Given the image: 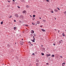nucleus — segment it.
Masks as SVG:
<instances>
[{
  "label": "nucleus",
  "mask_w": 66,
  "mask_h": 66,
  "mask_svg": "<svg viewBox=\"0 0 66 66\" xmlns=\"http://www.w3.org/2000/svg\"><path fill=\"white\" fill-rule=\"evenodd\" d=\"M14 16L16 17H17V18H18L19 16H18V14H14Z\"/></svg>",
  "instance_id": "f257e3e1"
},
{
  "label": "nucleus",
  "mask_w": 66,
  "mask_h": 66,
  "mask_svg": "<svg viewBox=\"0 0 66 66\" xmlns=\"http://www.w3.org/2000/svg\"><path fill=\"white\" fill-rule=\"evenodd\" d=\"M20 18L22 20H23V15H20Z\"/></svg>",
  "instance_id": "f03ea898"
},
{
  "label": "nucleus",
  "mask_w": 66,
  "mask_h": 66,
  "mask_svg": "<svg viewBox=\"0 0 66 66\" xmlns=\"http://www.w3.org/2000/svg\"><path fill=\"white\" fill-rule=\"evenodd\" d=\"M42 51H43V52H45V51H46V50H45V48H43Z\"/></svg>",
  "instance_id": "7ed1b4c3"
},
{
  "label": "nucleus",
  "mask_w": 66,
  "mask_h": 66,
  "mask_svg": "<svg viewBox=\"0 0 66 66\" xmlns=\"http://www.w3.org/2000/svg\"><path fill=\"white\" fill-rule=\"evenodd\" d=\"M54 12H58V10L56 9H55L54 10Z\"/></svg>",
  "instance_id": "20e7f679"
},
{
  "label": "nucleus",
  "mask_w": 66,
  "mask_h": 66,
  "mask_svg": "<svg viewBox=\"0 0 66 66\" xmlns=\"http://www.w3.org/2000/svg\"><path fill=\"white\" fill-rule=\"evenodd\" d=\"M31 33L32 34H33L34 33V31L33 30H31Z\"/></svg>",
  "instance_id": "39448f33"
},
{
  "label": "nucleus",
  "mask_w": 66,
  "mask_h": 66,
  "mask_svg": "<svg viewBox=\"0 0 66 66\" xmlns=\"http://www.w3.org/2000/svg\"><path fill=\"white\" fill-rule=\"evenodd\" d=\"M23 14H26V13H27V12H26V11H24L23 12Z\"/></svg>",
  "instance_id": "423d86ee"
},
{
  "label": "nucleus",
  "mask_w": 66,
  "mask_h": 66,
  "mask_svg": "<svg viewBox=\"0 0 66 66\" xmlns=\"http://www.w3.org/2000/svg\"><path fill=\"white\" fill-rule=\"evenodd\" d=\"M41 30L43 32H46V30H45L44 29H41Z\"/></svg>",
  "instance_id": "0eeeda50"
},
{
  "label": "nucleus",
  "mask_w": 66,
  "mask_h": 66,
  "mask_svg": "<svg viewBox=\"0 0 66 66\" xmlns=\"http://www.w3.org/2000/svg\"><path fill=\"white\" fill-rule=\"evenodd\" d=\"M30 40H31V41H32V42H33V43H34L35 42V40L32 39H31Z\"/></svg>",
  "instance_id": "6e6552de"
},
{
  "label": "nucleus",
  "mask_w": 66,
  "mask_h": 66,
  "mask_svg": "<svg viewBox=\"0 0 66 66\" xmlns=\"http://www.w3.org/2000/svg\"><path fill=\"white\" fill-rule=\"evenodd\" d=\"M46 55H47V57H48V56H51V54H49V55L48 54H47Z\"/></svg>",
  "instance_id": "1a4fd4ad"
},
{
  "label": "nucleus",
  "mask_w": 66,
  "mask_h": 66,
  "mask_svg": "<svg viewBox=\"0 0 66 66\" xmlns=\"http://www.w3.org/2000/svg\"><path fill=\"white\" fill-rule=\"evenodd\" d=\"M10 46L9 44H8V45H7V47L8 48H9V47H10Z\"/></svg>",
  "instance_id": "9d476101"
},
{
  "label": "nucleus",
  "mask_w": 66,
  "mask_h": 66,
  "mask_svg": "<svg viewBox=\"0 0 66 66\" xmlns=\"http://www.w3.org/2000/svg\"><path fill=\"white\" fill-rule=\"evenodd\" d=\"M28 43H29V44H30V45H31V44H32V43H31V42H30V41H29L28 42Z\"/></svg>",
  "instance_id": "9b49d317"
},
{
  "label": "nucleus",
  "mask_w": 66,
  "mask_h": 66,
  "mask_svg": "<svg viewBox=\"0 0 66 66\" xmlns=\"http://www.w3.org/2000/svg\"><path fill=\"white\" fill-rule=\"evenodd\" d=\"M37 24H39V21H37Z\"/></svg>",
  "instance_id": "f8f14e48"
},
{
  "label": "nucleus",
  "mask_w": 66,
  "mask_h": 66,
  "mask_svg": "<svg viewBox=\"0 0 66 66\" xmlns=\"http://www.w3.org/2000/svg\"><path fill=\"white\" fill-rule=\"evenodd\" d=\"M62 35H63V36H65V35L64 34V33H63L62 34Z\"/></svg>",
  "instance_id": "ddd939ff"
},
{
  "label": "nucleus",
  "mask_w": 66,
  "mask_h": 66,
  "mask_svg": "<svg viewBox=\"0 0 66 66\" xmlns=\"http://www.w3.org/2000/svg\"><path fill=\"white\" fill-rule=\"evenodd\" d=\"M20 42H21V43H22V44H23V41H21Z\"/></svg>",
  "instance_id": "4468645a"
},
{
  "label": "nucleus",
  "mask_w": 66,
  "mask_h": 66,
  "mask_svg": "<svg viewBox=\"0 0 66 66\" xmlns=\"http://www.w3.org/2000/svg\"><path fill=\"white\" fill-rule=\"evenodd\" d=\"M41 54L42 55H44V53H41Z\"/></svg>",
  "instance_id": "2eb2a0df"
},
{
  "label": "nucleus",
  "mask_w": 66,
  "mask_h": 66,
  "mask_svg": "<svg viewBox=\"0 0 66 66\" xmlns=\"http://www.w3.org/2000/svg\"><path fill=\"white\" fill-rule=\"evenodd\" d=\"M51 13H53V10L51 11Z\"/></svg>",
  "instance_id": "dca6fc26"
},
{
  "label": "nucleus",
  "mask_w": 66,
  "mask_h": 66,
  "mask_svg": "<svg viewBox=\"0 0 66 66\" xmlns=\"http://www.w3.org/2000/svg\"><path fill=\"white\" fill-rule=\"evenodd\" d=\"M34 36H36V34H34Z\"/></svg>",
  "instance_id": "f3484780"
},
{
  "label": "nucleus",
  "mask_w": 66,
  "mask_h": 66,
  "mask_svg": "<svg viewBox=\"0 0 66 66\" xmlns=\"http://www.w3.org/2000/svg\"><path fill=\"white\" fill-rule=\"evenodd\" d=\"M26 7L27 8H29V6L28 5H27L26 6Z\"/></svg>",
  "instance_id": "a211bd4d"
},
{
  "label": "nucleus",
  "mask_w": 66,
  "mask_h": 66,
  "mask_svg": "<svg viewBox=\"0 0 66 66\" xmlns=\"http://www.w3.org/2000/svg\"><path fill=\"white\" fill-rule=\"evenodd\" d=\"M51 57H54V55L53 54V55H52Z\"/></svg>",
  "instance_id": "6ab92c4d"
},
{
  "label": "nucleus",
  "mask_w": 66,
  "mask_h": 66,
  "mask_svg": "<svg viewBox=\"0 0 66 66\" xmlns=\"http://www.w3.org/2000/svg\"><path fill=\"white\" fill-rule=\"evenodd\" d=\"M35 19V18H32V20H34Z\"/></svg>",
  "instance_id": "aec40b11"
},
{
  "label": "nucleus",
  "mask_w": 66,
  "mask_h": 66,
  "mask_svg": "<svg viewBox=\"0 0 66 66\" xmlns=\"http://www.w3.org/2000/svg\"><path fill=\"white\" fill-rule=\"evenodd\" d=\"M36 66H38V63H37L36 64Z\"/></svg>",
  "instance_id": "412c9836"
},
{
  "label": "nucleus",
  "mask_w": 66,
  "mask_h": 66,
  "mask_svg": "<svg viewBox=\"0 0 66 66\" xmlns=\"http://www.w3.org/2000/svg\"><path fill=\"white\" fill-rule=\"evenodd\" d=\"M39 60H36V62H39Z\"/></svg>",
  "instance_id": "4be33fe9"
},
{
  "label": "nucleus",
  "mask_w": 66,
  "mask_h": 66,
  "mask_svg": "<svg viewBox=\"0 0 66 66\" xmlns=\"http://www.w3.org/2000/svg\"><path fill=\"white\" fill-rule=\"evenodd\" d=\"M21 2H24V0H21Z\"/></svg>",
  "instance_id": "5701e85b"
},
{
  "label": "nucleus",
  "mask_w": 66,
  "mask_h": 66,
  "mask_svg": "<svg viewBox=\"0 0 66 66\" xmlns=\"http://www.w3.org/2000/svg\"><path fill=\"white\" fill-rule=\"evenodd\" d=\"M3 22H1V24H3Z\"/></svg>",
  "instance_id": "b1692460"
},
{
  "label": "nucleus",
  "mask_w": 66,
  "mask_h": 66,
  "mask_svg": "<svg viewBox=\"0 0 66 66\" xmlns=\"http://www.w3.org/2000/svg\"><path fill=\"white\" fill-rule=\"evenodd\" d=\"M16 27H14V30H16Z\"/></svg>",
  "instance_id": "393cba45"
},
{
  "label": "nucleus",
  "mask_w": 66,
  "mask_h": 66,
  "mask_svg": "<svg viewBox=\"0 0 66 66\" xmlns=\"http://www.w3.org/2000/svg\"><path fill=\"white\" fill-rule=\"evenodd\" d=\"M32 24H33V25H35V23H32Z\"/></svg>",
  "instance_id": "a878e982"
},
{
  "label": "nucleus",
  "mask_w": 66,
  "mask_h": 66,
  "mask_svg": "<svg viewBox=\"0 0 66 66\" xmlns=\"http://www.w3.org/2000/svg\"><path fill=\"white\" fill-rule=\"evenodd\" d=\"M33 17H35V15H33Z\"/></svg>",
  "instance_id": "bb28decb"
},
{
  "label": "nucleus",
  "mask_w": 66,
  "mask_h": 66,
  "mask_svg": "<svg viewBox=\"0 0 66 66\" xmlns=\"http://www.w3.org/2000/svg\"><path fill=\"white\" fill-rule=\"evenodd\" d=\"M30 35H31V37H32V36H33V34H31Z\"/></svg>",
  "instance_id": "cd10ccee"
},
{
  "label": "nucleus",
  "mask_w": 66,
  "mask_h": 66,
  "mask_svg": "<svg viewBox=\"0 0 66 66\" xmlns=\"http://www.w3.org/2000/svg\"><path fill=\"white\" fill-rule=\"evenodd\" d=\"M46 65H49V63H46Z\"/></svg>",
  "instance_id": "c85d7f7f"
},
{
  "label": "nucleus",
  "mask_w": 66,
  "mask_h": 66,
  "mask_svg": "<svg viewBox=\"0 0 66 66\" xmlns=\"http://www.w3.org/2000/svg\"><path fill=\"white\" fill-rule=\"evenodd\" d=\"M43 21H44V22H46V21L45 20H43Z\"/></svg>",
  "instance_id": "c756f323"
},
{
  "label": "nucleus",
  "mask_w": 66,
  "mask_h": 66,
  "mask_svg": "<svg viewBox=\"0 0 66 66\" xmlns=\"http://www.w3.org/2000/svg\"><path fill=\"white\" fill-rule=\"evenodd\" d=\"M33 12L34 13H36V11H34Z\"/></svg>",
  "instance_id": "7c9ffc66"
},
{
  "label": "nucleus",
  "mask_w": 66,
  "mask_h": 66,
  "mask_svg": "<svg viewBox=\"0 0 66 66\" xmlns=\"http://www.w3.org/2000/svg\"><path fill=\"white\" fill-rule=\"evenodd\" d=\"M62 65H63V64H64V65H65V63H62Z\"/></svg>",
  "instance_id": "2f4dec72"
},
{
  "label": "nucleus",
  "mask_w": 66,
  "mask_h": 66,
  "mask_svg": "<svg viewBox=\"0 0 66 66\" xmlns=\"http://www.w3.org/2000/svg\"><path fill=\"white\" fill-rule=\"evenodd\" d=\"M47 2H49V0H46Z\"/></svg>",
  "instance_id": "473e14b6"
},
{
  "label": "nucleus",
  "mask_w": 66,
  "mask_h": 66,
  "mask_svg": "<svg viewBox=\"0 0 66 66\" xmlns=\"http://www.w3.org/2000/svg\"><path fill=\"white\" fill-rule=\"evenodd\" d=\"M57 9H58V10H60V9H59V8L57 7Z\"/></svg>",
  "instance_id": "72a5a7b5"
},
{
  "label": "nucleus",
  "mask_w": 66,
  "mask_h": 66,
  "mask_svg": "<svg viewBox=\"0 0 66 66\" xmlns=\"http://www.w3.org/2000/svg\"><path fill=\"white\" fill-rule=\"evenodd\" d=\"M59 43L60 44H61V41H60L59 42Z\"/></svg>",
  "instance_id": "f704fd0d"
},
{
  "label": "nucleus",
  "mask_w": 66,
  "mask_h": 66,
  "mask_svg": "<svg viewBox=\"0 0 66 66\" xmlns=\"http://www.w3.org/2000/svg\"><path fill=\"white\" fill-rule=\"evenodd\" d=\"M64 14H65L66 15V11H65L64 12Z\"/></svg>",
  "instance_id": "c9c22d12"
},
{
  "label": "nucleus",
  "mask_w": 66,
  "mask_h": 66,
  "mask_svg": "<svg viewBox=\"0 0 66 66\" xmlns=\"http://www.w3.org/2000/svg\"><path fill=\"white\" fill-rule=\"evenodd\" d=\"M18 9H20V7L18 6Z\"/></svg>",
  "instance_id": "e433bc0d"
},
{
  "label": "nucleus",
  "mask_w": 66,
  "mask_h": 66,
  "mask_svg": "<svg viewBox=\"0 0 66 66\" xmlns=\"http://www.w3.org/2000/svg\"><path fill=\"white\" fill-rule=\"evenodd\" d=\"M12 17V16L11 15L10 17L9 18H10Z\"/></svg>",
  "instance_id": "4c0bfd02"
},
{
  "label": "nucleus",
  "mask_w": 66,
  "mask_h": 66,
  "mask_svg": "<svg viewBox=\"0 0 66 66\" xmlns=\"http://www.w3.org/2000/svg\"><path fill=\"white\" fill-rule=\"evenodd\" d=\"M60 58H63V57L61 56H60Z\"/></svg>",
  "instance_id": "58836bf2"
},
{
  "label": "nucleus",
  "mask_w": 66,
  "mask_h": 66,
  "mask_svg": "<svg viewBox=\"0 0 66 66\" xmlns=\"http://www.w3.org/2000/svg\"><path fill=\"white\" fill-rule=\"evenodd\" d=\"M53 45L54 46H55V44H53Z\"/></svg>",
  "instance_id": "ea45409f"
},
{
  "label": "nucleus",
  "mask_w": 66,
  "mask_h": 66,
  "mask_svg": "<svg viewBox=\"0 0 66 66\" xmlns=\"http://www.w3.org/2000/svg\"><path fill=\"white\" fill-rule=\"evenodd\" d=\"M25 26H29V25H25Z\"/></svg>",
  "instance_id": "a19ab883"
},
{
  "label": "nucleus",
  "mask_w": 66,
  "mask_h": 66,
  "mask_svg": "<svg viewBox=\"0 0 66 66\" xmlns=\"http://www.w3.org/2000/svg\"><path fill=\"white\" fill-rule=\"evenodd\" d=\"M14 22H16V20H14Z\"/></svg>",
  "instance_id": "79ce46f5"
},
{
  "label": "nucleus",
  "mask_w": 66,
  "mask_h": 66,
  "mask_svg": "<svg viewBox=\"0 0 66 66\" xmlns=\"http://www.w3.org/2000/svg\"><path fill=\"white\" fill-rule=\"evenodd\" d=\"M34 45H36V43H34Z\"/></svg>",
  "instance_id": "37998d69"
},
{
  "label": "nucleus",
  "mask_w": 66,
  "mask_h": 66,
  "mask_svg": "<svg viewBox=\"0 0 66 66\" xmlns=\"http://www.w3.org/2000/svg\"><path fill=\"white\" fill-rule=\"evenodd\" d=\"M32 55H35V54H34V53H33L32 54Z\"/></svg>",
  "instance_id": "c03bdc74"
},
{
  "label": "nucleus",
  "mask_w": 66,
  "mask_h": 66,
  "mask_svg": "<svg viewBox=\"0 0 66 66\" xmlns=\"http://www.w3.org/2000/svg\"><path fill=\"white\" fill-rule=\"evenodd\" d=\"M6 7H9V5L7 6Z\"/></svg>",
  "instance_id": "a18cd8bd"
},
{
  "label": "nucleus",
  "mask_w": 66,
  "mask_h": 66,
  "mask_svg": "<svg viewBox=\"0 0 66 66\" xmlns=\"http://www.w3.org/2000/svg\"><path fill=\"white\" fill-rule=\"evenodd\" d=\"M54 30H55V31H57V30L56 29H55Z\"/></svg>",
  "instance_id": "49530a36"
},
{
  "label": "nucleus",
  "mask_w": 66,
  "mask_h": 66,
  "mask_svg": "<svg viewBox=\"0 0 66 66\" xmlns=\"http://www.w3.org/2000/svg\"><path fill=\"white\" fill-rule=\"evenodd\" d=\"M33 40H35V39L34 38Z\"/></svg>",
  "instance_id": "de8ad7c7"
},
{
  "label": "nucleus",
  "mask_w": 66,
  "mask_h": 66,
  "mask_svg": "<svg viewBox=\"0 0 66 66\" xmlns=\"http://www.w3.org/2000/svg\"><path fill=\"white\" fill-rule=\"evenodd\" d=\"M12 1L15 2V0H12Z\"/></svg>",
  "instance_id": "09e8293b"
},
{
  "label": "nucleus",
  "mask_w": 66,
  "mask_h": 66,
  "mask_svg": "<svg viewBox=\"0 0 66 66\" xmlns=\"http://www.w3.org/2000/svg\"><path fill=\"white\" fill-rule=\"evenodd\" d=\"M60 41H61V42H63V41H62V40H61Z\"/></svg>",
  "instance_id": "8fccbe9b"
},
{
  "label": "nucleus",
  "mask_w": 66,
  "mask_h": 66,
  "mask_svg": "<svg viewBox=\"0 0 66 66\" xmlns=\"http://www.w3.org/2000/svg\"><path fill=\"white\" fill-rule=\"evenodd\" d=\"M31 46H33V45L32 44H31Z\"/></svg>",
  "instance_id": "3c124183"
},
{
  "label": "nucleus",
  "mask_w": 66,
  "mask_h": 66,
  "mask_svg": "<svg viewBox=\"0 0 66 66\" xmlns=\"http://www.w3.org/2000/svg\"><path fill=\"white\" fill-rule=\"evenodd\" d=\"M30 17H32V16L31 15H30Z\"/></svg>",
  "instance_id": "603ef678"
},
{
  "label": "nucleus",
  "mask_w": 66,
  "mask_h": 66,
  "mask_svg": "<svg viewBox=\"0 0 66 66\" xmlns=\"http://www.w3.org/2000/svg\"><path fill=\"white\" fill-rule=\"evenodd\" d=\"M40 27L42 28V26H40Z\"/></svg>",
  "instance_id": "864d4df0"
},
{
  "label": "nucleus",
  "mask_w": 66,
  "mask_h": 66,
  "mask_svg": "<svg viewBox=\"0 0 66 66\" xmlns=\"http://www.w3.org/2000/svg\"><path fill=\"white\" fill-rule=\"evenodd\" d=\"M42 47H43V45H41Z\"/></svg>",
  "instance_id": "5fc2aeb1"
},
{
  "label": "nucleus",
  "mask_w": 66,
  "mask_h": 66,
  "mask_svg": "<svg viewBox=\"0 0 66 66\" xmlns=\"http://www.w3.org/2000/svg\"><path fill=\"white\" fill-rule=\"evenodd\" d=\"M8 2H10V1H8Z\"/></svg>",
  "instance_id": "6e6d98bb"
},
{
  "label": "nucleus",
  "mask_w": 66,
  "mask_h": 66,
  "mask_svg": "<svg viewBox=\"0 0 66 66\" xmlns=\"http://www.w3.org/2000/svg\"><path fill=\"white\" fill-rule=\"evenodd\" d=\"M39 19H42V18H39Z\"/></svg>",
  "instance_id": "4d7b16f0"
},
{
  "label": "nucleus",
  "mask_w": 66,
  "mask_h": 66,
  "mask_svg": "<svg viewBox=\"0 0 66 66\" xmlns=\"http://www.w3.org/2000/svg\"><path fill=\"white\" fill-rule=\"evenodd\" d=\"M16 42H15V44L16 45Z\"/></svg>",
  "instance_id": "13d9d810"
},
{
  "label": "nucleus",
  "mask_w": 66,
  "mask_h": 66,
  "mask_svg": "<svg viewBox=\"0 0 66 66\" xmlns=\"http://www.w3.org/2000/svg\"><path fill=\"white\" fill-rule=\"evenodd\" d=\"M21 45H22V44L21 43Z\"/></svg>",
  "instance_id": "bf43d9fd"
},
{
  "label": "nucleus",
  "mask_w": 66,
  "mask_h": 66,
  "mask_svg": "<svg viewBox=\"0 0 66 66\" xmlns=\"http://www.w3.org/2000/svg\"><path fill=\"white\" fill-rule=\"evenodd\" d=\"M33 38H34V36H33Z\"/></svg>",
  "instance_id": "052dcab7"
},
{
  "label": "nucleus",
  "mask_w": 66,
  "mask_h": 66,
  "mask_svg": "<svg viewBox=\"0 0 66 66\" xmlns=\"http://www.w3.org/2000/svg\"><path fill=\"white\" fill-rule=\"evenodd\" d=\"M22 40H23V39H22Z\"/></svg>",
  "instance_id": "680f3d73"
},
{
  "label": "nucleus",
  "mask_w": 66,
  "mask_h": 66,
  "mask_svg": "<svg viewBox=\"0 0 66 66\" xmlns=\"http://www.w3.org/2000/svg\"><path fill=\"white\" fill-rule=\"evenodd\" d=\"M55 20H56V18H55Z\"/></svg>",
  "instance_id": "e2e57ef3"
},
{
  "label": "nucleus",
  "mask_w": 66,
  "mask_h": 66,
  "mask_svg": "<svg viewBox=\"0 0 66 66\" xmlns=\"http://www.w3.org/2000/svg\"><path fill=\"white\" fill-rule=\"evenodd\" d=\"M62 66H64V65H62Z\"/></svg>",
  "instance_id": "0e129e2a"
},
{
  "label": "nucleus",
  "mask_w": 66,
  "mask_h": 66,
  "mask_svg": "<svg viewBox=\"0 0 66 66\" xmlns=\"http://www.w3.org/2000/svg\"><path fill=\"white\" fill-rule=\"evenodd\" d=\"M20 22H21V21H20Z\"/></svg>",
  "instance_id": "69168bd1"
},
{
  "label": "nucleus",
  "mask_w": 66,
  "mask_h": 66,
  "mask_svg": "<svg viewBox=\"0 0 66 66\" xmlns=\"http://www.w3.org/2000/svg\"><path fill=\"white\" fill-rule=\"evenodd\" d=\"M65 32H66V30H65Z\"/></svg>",
  "instance_id": "338daca9"
},
{
  "label": "nucleus",
  "mask_w": 66,
  "mask_h": 66,
  "mask_svg": "<svg viewBox=\"0 0 66 66\" xmlns=\"http://www.w3.org/2000/svg\"><path fill=\"white\" fill-rule=\"evenodd\" d=\"M59 32V31H58V32Z\"/></svg>",
  "instance_id": "774afa93"
}]
</instances>
